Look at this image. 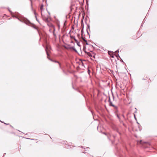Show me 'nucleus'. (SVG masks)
Masks as SVG:
<instances>
[{
    "label": "nucleus",
    "mask_w": 157,
    "mask_h": 157,
    "mask_svg": "<svg viewBox=\"0 0 157 157\" xmlns=\"http://www.w3.org/2000/svg\"><path fill=\"white\" fill-rule=\"evenodd\" d=\"M137 143L138 144H140L141 146L144 148H150V149H154L151 145V144L148 142L146 141H143L142 140H137Z\"/></svg>",
    "instance_id": "nucleus-1"
},
{
    "label": "nucleus",
    "mask_w": 157,
    "mask_h": 157,
    "mask_svg": "<svg viewBox=\"0 0 157 157\" xmlns=\"http://www.w3.org/2000/svg\"><path fill=\"white\" fill-rule=\"evenodd\" d=\"M13 17L17 19L19 21L22 22H24L27 25H29V24L30 23V21L24 18L22 20H21L20 19H19L18 18V17H17L16 16L13 15Z\"/></svg>",
    "instance_id": "nucleus-2"
},
{
    "label": "nucleus",
    "mask_w": 157,
    "mask_h": 157,
    "mask_svg": "<svg viewBox=\"0 0 157 157\" xmlns=\"http://www.w3.org/2000/svg\"><path fill=\"white\" fill-rule=\"evenodd\" d=\"M112 128L114 130L117 132L120 136L121 135V133L119 131L118 128L116 126H114Z\"/></svg>",
    "instance_id": "nucleus-3"
},
{
    "label": "nucleus",
    "mask_w": 157,
    "mask_h": 157,
    "mask_svg": "<svg viewBox=\"0 0 157 157\" xmlns=\"http://www.w3.org/2000/svg\"><path fill=\"white\" fill-rule=\"evenodd\" d=\"M72 88L73 89H74V90H75L78 91V92H79V93H80V91H79L78 90V88L76 86V85L75 83H72Z\"/></svg>",
    "instance_id": "nucleus-4"
},
{
    "label": "nucleus",
    "mask_w": 157,
    "mask_h": 157,
    "mask_svg": "<svg viewBox=\"0 0 157 157\" xmlns=\"http://www.w3.org/2000/svg\"><path fill=\"white\" fill-rule=\"evenodd\" d=\"M114 108V113L115 114L118 113L119 112L118 110V107L117 106H115V107H113Z\"/></svg>",
    "instance_id": "nucleus-5"
},
{
    "label": "nucleus",
    "mask_w": 157,
    "mask_h": 157,
    "mask_svg": "<svg viewBox=\"0 0 157 157\" xmlns=\"http://www.w3.org/2000/svg\"><path fill=\"white\" fill-rule=\"evenodd\" d=\"M82 29H81V35L82 36H82H83V35L84 34V24H83V21H82Z\"/></svg>",
    "instance_id": "nucleus-6"
},
{
    "label": "nucleus",
    "mask_w": 157,
    "mask_h": 157,
    "mask_svg": "<svg viewBox=\"0 0 157 157\" xmlns=\"http://www.w3.org/2000/svg\"><path fill=\"white\" fill-rule=\"evenodd\" d=\"M70 49H72L75 52H77V51L75 48L74 46H71L69 44V50Z\"/></svg>",
    "instance_id": "nucleus-7"
},
{
    "label": "nucleus",
    "mask_w": 157,
    "mask_h": 157,
    "mask_svg": "<svg viewBox=\"0 0 157 157\" xmlns=\"http://www.w3.org/2000/svg\"><path fill=\"white\" fill-rule=\"evenodd\" d=\"M115 115L117 116V118L118 119L120 122V123L122 122V121L121 120V117L120 116V114H119L118 113H117Z\"/></svg>",
    "instance_id": "nucleus-8"
},
{
    "label": "nucleus",
    "mask_w": 157,
    "mask_h": 157,
    "mask_svg": "<svg viewBox=\"0 0 157 157\" xmlns=\"http://www.w3.org/2000/svg\"><path fill=\"white\" fill-rule=\"evenodd\" d=\"M86 46H83V50L84 52L86 54H87V53H88L89 52H87L86 51Z\"/></svg>",
    "instance_id": "nucleus-9"
},
{
    "label": "nucleus",
    "mask_w": 157,
    "mask_h": 157,
    "mask_svg": "<svg viewBox=\"0 0 157 157\" xmlns=\"http://www.w3.org/2000/svg\"><path fill=\"white\" fill-rule=\"evenodd\" d=\"M87 55L90 57H93L94 58H95V55H92V54L90 52H88V53H87Z\"/></svg>",
    "instance_id": "nucleus-10"
},
{
    "label": "nucleus",
    "mask_w": 157,
    "mask_h": 157,
    "mask_svg": "<svg viewBox=\"0 0 157 157\" xmlns=\"http://www.w3.org/2000/svg\"><path fill=\"white\" fill-rule=\"evenodd\" d=\"M47 47L45 49V51H46V53H47V55L48 56V58L51 61H53L51 59H50L49 58H48V56H49V54L48 53V51H47Z\"/></svg>",
    "instance_id": "nucleus-11"
},
{
    "label": "nucleus",
    "mask_w": 157,
    "mask_h": 157,
    "mask_svg": "<svg viewBox=\"0 0 157 157\" xmlns=\"http://www.w3.org/2000/svg\"><path fill=\"white\" fill-rule=\"evenodd\" d=\"M85 37H84L82 36V40L86 42V45H89V44L87 43V40L84 38Z\"/></svg>",
    "instance_id": "nucleus-12"
},
{
    "label": "nucleus",
    "mask_w": 157,
    "mask_h": 157,
    "mask_svg": "<svg viewBox=\"0 0 157 157\" xmlns=\"http://www.w3.org/2000/svg\"><path fill=\"white\" fill-rule=\"evenodd\" d=\"M109 105L110 106H112L113 107H115V105L113 104L112 103V101H111V102H109Z\"/></svg>",
    "instance_id": "nucleus-13"
},
{
    "label": "nucleus",
    "mask_w": 157,
    "mask_h": 157,
    "mask_svg": "<svg viewBox=\"0 0 157 157\" xmlns=\"http://www.w3.org/2000/svg\"><path fill=\"white\" fill-rule=\"evenodd\" d=\"M86 29L89 30L90 32V25L89 24H87Z\"/></svg>",
    "instance_id": "nucleus-14"
},
{
    "label": "nucleus",
    "mask_w": 157,
    "mask_h": 157,
    "mask_svg": "<svg viewBox=\"0 0 157 157\" xmlns=\"http://www.w3.org/2000/svg\"><path fill=\"white\" fill-rule=\"evenodd\" d=\"M71 30H70V31H69V36H70V38L71 39H73V36H71L70 34V33L71 32Z\"/></svg>",
    "instance_id": "nucleus-15"
},
{
    "label": "nucleus",
    "mask_w": 157,
    "mask_h": 157,
    "mask_svg": "<svg viewBox=\"0 0 157 157\" xmlns=\"http://www.w3.org/2000/svg\"><path fill=\"white\" fill-rule=\"evenodd\" d=\"M138 128H139V129L140 131H141V130L142 129V128L141 126V125H139Z\"/></svg>",
    "instance_id": "nucleus-16"
},
{
    "label": "nucleus",
    "mask_w": 157,
    "mask_h": 157,
    "mask_svg": "<svg viewBox=\"0 0 157 157\" xmlns=\"http://www.w3.org/2000/svg\"><path fill=\"white\" fill-rule=\"evenodd\" d=\"M86 32H87V34L89 36V38H90V33L88 32V30H88V29H86Z\"/></svg>",
    "instance_id": "nucleus-17"
},
{
    "label": "nucleus",
    "mask_w": 157,
    "mask_h": 157,
    "mask_svg": "<svg viewBox=\"0 0 157 157\" xmlns=\"http://www.w3.org/2000/svg\"><path fill=\"white\" fill-rule=\"evenodd\" d=\"M91 71L89 69H88L87 70V73L89 75H90Z\"/></svg>",
    "instance_id": "nucleus-18"
},
{
    "label": "nucleus",
    "mask_w": 157,
    "mask_h": 157,
    "mask_svg": "<svg viewBox=\"0 0 157 157\" xmlns=\"http://www.w3.org/2000/svg\"><path fill=\"white\" fill-rule=\"evenodd\" d=\"M86 150L85 149H83V150H82V153H86Z\"/></svg>",
    "instance_id": "nucleus-19"
},
{
    "label": "nucleus",
    "mask_w": 157,
    "mask_h": 157,
    "mask_svg": "<svg viewBox=\"0 0 157 157\" xmlns=\"http://www.w3.org/2000/svg\"><path fill=\"white\" fill-rule=\"evenodd\" d=\"M73 39H74L76 41V43L78 41V40L76 39L75 36H73Z\"/></svg>",
    "instance_id": "nucleus-20"
},
{
    "label": "nucleus",
    "mask_w": 157,
    "mask_h": 157,
    "mask_svg": "<svg viewBox=\"0 0 157 157\" xmlns=\"http://www.w3.org/2000/svg\"><path fill=\"white\" fill-rule=\"evenodd\" d=\"M89 147H86L85 148H84V149H86V150H86V151H88V150L89 149Z\"/></svg>",
    "instance_id": "nucleus-21"
},
{
    "label": "nucleus",
    "mask_w": 157,
    "mask_h": 157,
    "mask_svg": "<svg viewBox=\"0 0 157 157\" xmlns=\"http://www.w3.org/2000/svg\"><path fill=\"white\" fill-rule=\"evenodd\" d=\"M134 118H135V120L136 121H137V119L136 117V115L135 114H134Z\"/></svg>",
    "instance_id": "nucleus-22"
},
{
    "label": "nucleus",
    "mask_w": 157,
    "mask_h": 157,
    "mask_svg": "<svg viewBox=\"0 0 157 157\" xmlns=\"http://www.w3.org/2000/svg\"><path fill=\"white\" fill-rule=\"evenodd\" d=\"M116 57L118 59H119L118 58H121V57L119 56V55L118 54V55L116 56Z\"/></svg>",
    "instance_id": "nucleus-23"
},
{
    "label": "nucleus",
    "mask_w": 157,
    "mask_h": 157,
    "mask_svg": "<svg viewBox=\"0 0 157 157\" xmlns=\"http://www.w3.org/2000/svg\"><path fill=\"white\" fill-rule=\"evenodd\" d=\"M76 43H77V45L78 46H80V43H79L78 41V42H77Z\"/></svg>",
    "instance_id": "nucleus-24"
},
{
    "label": "nucleus",
    "mask_w": 157,
    "mask_h": 157,
    "mask_svg": "<svg viewBox=\"0 0 157 157\" xmlns=\"http://www.w3.org/2000/svg\"><path fill=\"white\" fill-rule=\"evenodd\" d=\"M120 59H121V60H120V61L121 62H122L124 64H125V63L123 61V59L121 58H120Z\"/></svg>",
    "instance_id": "nucleus-25"
},
{
    "label": "nucleus",
    "mask_w": 157,
    "mask_h": 157,
    "mask_svg": "<svg viewBox=\"0 0 157 157\" xmlns=\"http://www.w3.org/2000/svg\"><path fill=\"white\" fill-rule=\"evenodd\" d=\"M111 101L110 98V97H109V99H108V102H111Z\"/></svg>",
    "instance_id": "nucleus-26"
},
{
    "label": "nucleus",
    "mask_w": 157,
    "mask_h": 157,
    "mask_svg": "<svg viewBox=\"0 0 157 157\" xmlns=\"http://www.w3.org/2000/svg\"><path fill=\"white\" fill-rule=\"evenodd\" d=\"M121 123L124 126H126V125L123 122V121H122V122Z\"/></svg>",
    "instance_id": "nucleus-27"
},
{
    "label": "nucleus",
    "mask_w": 157,
    "mask_h": 157,
    "mask_svg": "<svg viewBox=\"0 0 157 157\" xmlns=\"http://www.w3.org/2000/svg\"><path fill=\"white\" fill-rule=\"evenodd\" d=\"M115 52L116 53H117L118 54L119 52V51L118 50H117Z\"/></svg>",
    "instance_id": "nucleus-28"
},
{
    "label": "nucleus",
    "mask_w": 157,
    "mask_h": 157,
    "mask_svg": "<svg viewBox=\"0 0 157 157\" xmlns=\"http://www.w3.org/2000/svg\"><path fill=\"white\" fill-rule=\"evenodd\" d=\"M145 22V18L143 20V21H142V23H143V24H144V23Z\"/></svg>",
    "instance_id": "nucleus-29"
},
{
    "label": "nucleus",
    "mask_w": 157,
    "mask_h": 157,
    "mask_svg": "<svg viewBox=\"0 0 157 157\" xmlns=\"http://www.w3.org/2000/svg\"><path fill=\"white\" fill-rule=\"evenodd\" d=\"M112 52L113 53H114V52H112V51H108V53L109 54V52Z\"/></svg>",
    "instance_id": "nucleus-30"
},
{
    "label": "nucleus",
    "mask_w": 157,
    "mask_h": 157,
    "mask_svg": "<svg viewBox=\"0 0 157 157\" xmlns=\"http://www.w3.org/2000/svg\"><path fill=\"white\" fill-rule=\"evenodd\" d=\"M113 136L114 138L115 139L116 137V135H113Z\"/></svg>",
    "instance_id": "nucleus-31"
},
{
    "label": "nucleus",
    "mask_w": 157,
    "mask_h": 157,
    "mask_svg": "<svg viewBox=\"0 0 157 157\" xmlns=\"http://www.w3.org/2000/svg\"><path fill=\"white\" fill-rule=\"evenodd\" d=\"M111 57L113 58L114 57L113 55H111Z\"/></svg>",
    "instance_id": "nucleus-32"
},
{
    "label": "nucleus",
    "mask_w": 157,
    "mask_h": 157,
    "mask_svg": "<svg viewBox=\"0 0 157 157\" xmlns=\"http://www.w3.org/2000/svg\"><path fill=\"white\" fill-rule=\"evenodd\" d=\"M137 122H136V123H137V124L138 125H140V123H138L137 121H136Z\"/></svg>",
    "instance_id": "nucleus-33"
},
{
    "label": "nucleus",
    "mask_w": 157,
    "mask_h": 157,
    "mask_svg": "<svg viewBox=\"0 0 157 157\" xmlns=\"http://www.w3.org/2000/svg\"><path fill=\"white\" fill-rule=\"evenodd\" d=\"M64 47L66 48H67V49H68V47L67 46V47H66V46H64Z\"/></svg>",
    "instance_id": "nucleus-34"
},
{
    "label": "nucleus",
    "mask_w": 157,
    "mask_h": 157,
    "mask_svg": "<svg viewBox=\"0 0 157 157\" xmlns=\"http://www.w3.org/2000/svg\"><path fill=\"white\" fill-rule=\"evenodd\" d=\"M134 113H137V112L136 110V111H135Z\"/></svg>",
    "instance_id": "nucleus-35"
},
{
    "label": "nucleus",
    "mask_w": 157,
    "mask_h": 157,
    "mask_svg": "<svg viewBox=\"0 0 157 157\" xmlns=\"http://www.w3.org/2000/svg\"><path fill=\"white\" fill-rule=\"evenodd\" d=\"M143 24V23H142V24L141 25V26H140V27H142Z\"/></svg>",
    "instance_id": "nucleus-36"
},
{
    "label": "nucleus",
    "mask_w": 157,
    "mask_h": 157,
    "mask_svg": "<svg viewBox=\"0 0 157 157\" xmlns=\"http://www.w3.org/2000/svg\"><path fill=\"white\" fill-rule=\"evenodd\" d=\"M87 19L86 17V18H85V21H87Z\"/></svg>",
    "instance_id": "nucleus-37"
},
{
    "label": "nucleus",
    "mask_w": 157,
    "mask_h": 157,
    "mask_svg": "<svg viewBox=\"0 0 157 157\" xmlns=\"http://www.w3.org/2000/svg\"><path fill=\"white\" fill-rule=\"evenodd\" d=\"M85 24L87 25V24H88L87 23V22H86V21H85Z\"/></svg>",
    "instance_id": "nucleus-38"
},
{
    "label": "nucleus",
    "mask_w": 157,
    "mask_h": 157,
    "mask_svg": "<svg viewBox=\"0 0 157 157\" xmlns=\"http://www.w3.org/2000/svg\"><path fill=\"white\" fill-rule=\"evenodd\" d=\"M91 46L93 48H94V47L92 45H91Z\"/></svg>",
    "instance_id": "nucleus-39"
},
{
    "label": "nucleus",
    "mask_w": 157,
    "mask_h": 157,
    "mask_svg": "<svg viewBox=\"0 0 157 157\" xmlns=\"http://www.w3.org/2000/svg\"><path fill=\"white\" fill-rule=\"evenodd\" d=\"M122 116L124 118V116L123 114L122 115Z\"/></svg>",
    "instance_id": "nucleus-40"
},
{
    "label": "nucleus",
    "mask_w": 157,
    "mask_h": 157,
    "mask_svg": "<svg viewBox=\"0 0 157 157\" xmlns=\"http://www.w3.org/2000/svg\"><path fill=\"white\" fill-rule=\"evenodd\" d=\"M84 14H85V13H84L83 14V17H84Z\"/></svg>",
    "instance_id": "nucleus-41"
},
{
    "label": "nucleus",
    "mask_w": 157,
    "mask_h": 157,
    "mask_svg": "<svg viewBox=\"0 0 157 157\" xmlns=\"http://www.w3.org/2000/svg\"><path fill=\"white\" fill-rule=\"evenodd\" d=\"M35 17H36V20L37 21H38V20H37V17H36V16H35Z\"/></svg>",
    "instance_id": "nucleus-42"
},
{
    "label": "nucleus",
    "mask_w": 157,
    "mask_h": 157,
    "mask_svg": "<svg viewBox=\"0 0 157 157\" xmlns=\"http://www.w3.org/2000/svg\"><path fill=\"white\" fill-rule=\"evenodd\" d=\"M71 43H73V41H71Z\"/></svg>",
    "instance_id": "nucleus-43"
},
{
    "label": "nucleus",
    "mask_w": 157,
    "mask_h": 157,
    "mask_svg": "<svg viewBox=\"0 0 157 157\" xmlns=\"http://www.w3.org/2000/svg\"><path fill=\"white\" fill-rule=\"evenodd\" d=\"M114 97L113 95V99H114Z\"/></svg>",
    "instance_id": "nucleus-44"
},
{
    "label": "nucleus",
    "mask_w": 157,
    "mask_h": 157,
    "mask_svg": "<svg viewBox=\"0 0 157 157\" xmlns=\"http://www.w3.org/2000/svg\"><path fill=\"white\" fill-rule=\"evenodd\" d=\"M80 147L81 148H83L82 146H81Z\"/></svg>",
    "instance_id": "nucleus-45"
},
{
    "label": "nucleus",
    "mask_w": 157,
    "mask_h": 157,
    "mask_svg": "<svg viewBox=\"0 0 157 157\" xmlns=\"http://www.w3.org/2000/svg\"><path fill=\"white\" fill-rule=\"evenodd\" d=\"M57 62V63H59V64H60L58 62Z\"/></svg>",
    "instance_id": "nucleus-46"
},
{
    "label": "nucleus",
    "mask_w": 157,
    "mask_h": 157,
    "mask_svg": "<svg viewBox=\"0 0 157 157\" xmlns=\"http://www.w3.org/2000/svg\"><path fill=\"white\" fill-rule=\"evenodd\" d=\"M104 134H105V135H106V134H105V132H104Z\"/></svg>",
    "instance_id": "nucleus-47"
},
{
    "label": "nucleus",
    "mask_w": 157,
    "mask_h": 157,
    "mask_svg": "<svg viewBox=\"0 0 157 157\" xmlns=\"http://www.w3.org/2000/svg\"><path fill=\"white\" fill-rule=\"evenodd\" d=\"M135 109H136V110H137V109H136V108H135Z\"/></svg>",
    "instance_id": "nucleus-48"
},
{
    "label": "nucleus",
    "mask_w": 157,
    "mask_h": 157,
    "mask_svg": "<svg viewBox=\"0 0 157 157\" xmlns=\"http://www.w3.org/2000/svg\"><path fill=\"white\" fill-rule=\"evenodd\" d=\"M69 18L70 19V15H69Z\"/></svg>",
    "instance_id": "nucleus-49"
},
{
    "label": "nucleus",
    "mask_w": 157,
    "mask_h": 157,
    "mask_svg": "<svg viewBox=\"0 0 157 157\" xmlns=\"http://www.w3.org/2000/svg\"><path fill=\"white\" fill-rule=\"evenodd\" d=\"M82 66H84V65L83 64V63L82 64Z\"/></svg>",
    "instance_id": "nucleus-50"
},
{
    "label": "nucleus",
    "mask_w": 157,
    "mask_h": 157,
    "mask_svg": "<svg viewBox=\"0 0 157 157\" xmlns=\"http://www.w3.org/2000/svg\"><path fill=\"white\" fill-rule=\"evenodd\" d=\"M69 73H71V72L70 71H69Z\"/></svg>",
    "instance_id": "nucleus-51"
},
{
    "label": "nucleus",
    "mask_w": 157,
    "mask_h": 157,
    "mask_svg": "<svg viewBox=\"0 0 157 157\" xmlns=\"http://www.w3.org/2000/svg\"><path fill=\"white\" fill-rule=\"evenodd\" d=\"M31 140H34V139H31Z\"/></svg>",
    "instance_id": "nucleus-52"
},
{
    "label": "nucleus",
    "mask_w": 157,
    "mask_h": 157,
    "mask_svg": "<svg viewBox=\"0 0 157 157\" xmlns=\"http://www.w3.org/2000/svg\"><path fill=\"white\" fill-rule=\"evenodd\" d=\"M9 11L10 12V10H9Z\"/></svg>",
    "instance_id": "nucleus-53"
},
{
    "label": "nucleus",
    "mask_w": 157,
    "mask_h": 157,
    "mask_svg": "<svg viewBox=\"0 0 157 157\" xmlns=\"http://www.w3.org/2000/svg\"><path fill=\"white\" fill-rule=\"evenodd\" d=\"M152 0V1L153 0Z\"/></svg>",
    "instance_id": "nucleus-54"
}]
</instances>
